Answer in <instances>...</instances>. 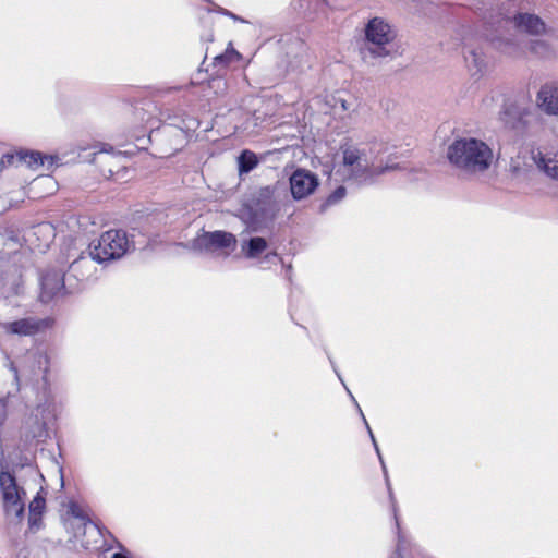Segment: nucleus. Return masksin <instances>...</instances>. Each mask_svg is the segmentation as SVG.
Segmentation results:
<instances>
[{"instance_id": "nucleus-1", "label": "nucleus", "mask_w": 558, "mask_h": 558, "mask_svg": "<svg viewBox=\"0 0 558 558\" xmlns=\"http://www.w3.org/2000/svg\"><path fill=\"white\" fill-rule=\"evenodd\" d=\"M342 162L339 166L338 172L343 180L352 181L356 184H369L375 179L389 171L399 168L398 163L387 161L383 163L378 160L374 149L368 145H352L348 144L342 146Z\"/></svg>"}, {"instance_id": "nucleus-2", "label": "nucleus", "mask_w": 558, "mask_h": 558, "mask_svg": "<svg viewBox=\"0 0 558 558\" xmlns=\"http://www.w3.org/2000/svg\"><path fill=\"white\" fill-rule=\"evenodd\" d=\"M446 158L457 171L473 177L488 168V146L476 137L457 136L447 146Z\"/></svg>"}, {"instance_id": "nucleus-3", "label": "nucleus", "mask_w": 558, "mask_h": 558, "mask_svg": "<svg viewBox=\"0 0 558 558\" xmlns=\"http://www.w3.org/2000/svg\"><path fill=\"white\" fill-rule=\"evenodd\" d=\"M130 248V241L125 231L123 230H109L101 234L97 245L93 246L89 257L82 256L74 260L70 270L85 279L89 276L93 268L92 260L104 263L122 257Z\"/></svg>"}, {"instance_id": "nucleus-4", "label": "nucleus", "mask_w": 558, "mask_h": 558, "mask_svg": "<svg viewBox=\"0 0 558 558\" xmlns=\"http://www.w3.org/2000/svg\"><path fill=\"white\" fill-rule=\"evenodd\" d=\"M364 34L365 45L362 49V57L365 61L384 59L393 54L397 31L387 20L378 16L371 19L365 25Z\"/></svg>"}, {"instance_id": "nucleus-5", "label": "nucleus", "mask_w": 558, "mask_h": 558, "mask_svg": "<svg viewBox=\"0 0 558 558\" xmlns=\"http://www.w3.org/2000/svg\"><path fill=\"white\" fill-rule=\"evenodd\" d=\"M488 38L485 31L471 32L464 44V62L470 80L485 86L488 73Z\"/></svg>"}, {"instance_id": "nucleus-6", "label": "nucleus", "mask_w": 558, "mask_h": 558, "mask_svg": "<svg viewBox=\"0 0 558 558\" xmlns=\"http://www.w3.org/2000/svg\"><path fill=\"white\" fill-rule=\"evenodd\" d=\"M0 489L5 515L10 520H20L24 511V489L19 486L10 472L0 473Z\"/></svg>"}, {"instance_id": "nucleus-7", "label": "nucleus", "mask_w": 558, "mask_h": 558, "mask_svg": "<svg viewBox=\"0 0 558 558\" xmlns=\"http://www.w3.org/2000/svg\"><path fill=\"white\" fill-rule=\"evenodd\" d=\"M235 245V236L226 231L203 232L193 240L194 250L223 256H228Z\"/></svg>"}, {"instance_id": "nucleus-8", "label": "nucleus", "mask_w": 558, "mask_h": 558, "mask_svg": "<svg viewBox=\"0 0 558 558\" xmlns=\"http://www.w3.org/2000/svg\"><path fill=\"white\" fill-rule=\"evenodd\" d=\"M48 326V319L25 317L14 322L0 323V332L5 336L28 337L38 333Z\"/></svg>"}, {"instance_id": "nucleus-9", "label": "nucleus", "mask_w": 558, "mask_h": 558, "mask_svg": "<svg viewBox=\"0 0 558 558\" xmlns=\"http://www.w3.org/2000/svg\"><path fill=\"white\" fill-rule=\"evenodd\" d=\"M531 107L515 100H507L504 104L500 119L510 129L522 132L527 128Z\"/></svg>"}, {"instance_id": "nucleus-10", "label": "nucleus", "mask_w": 558, "mask_h": 558, "mask_svg": "<svg viewBox=\"0 0 558 558\" xmlns=\"http://www.w3.org/2000/svg\"><path fill=\"white\" fill-rule=\"evenodd\" d=\"M318 186L317 177L310 170L296 169L290 177V190L294 199H303Z\"/></svg>"}, {"instance_id": "nucleus-11", "label": "nucleus", "mask_w": 558, "mask_h": 558, "mask_svg": "<svg viewBox=\"0 0 558 558\" xmlns=\"http://www.w3.org/2000/svg\"><path fill=\"white\" fill-rule=\"evenodd\" d=\"M64 290V275L60 270H50L41 278L43 302H49L53 298L61 295Z\"/></svg>"}, {"instance_id": "nucleus-12", "label": "nucleus", "mask_w": 558, "mask_h": 558, "mask_svg": "<svg viewBox=\"0 0 558 558\" xmlns=\"http://www.w3.org/2000/svg\"><path fill=\"white\" fill-rule=\"evenodd\" d=\"M538 108L549 116L558 114V82L544 84L537 95Z\"/></svg>"}, {"instance_id": "nucleus-13", "label": "nucleus", "mask_w": 558, "mask_h": 558, "mask_svg": "<svg viewBox=\"0 0 558 558\" xmlns=\"http://www.w3.org/2000/svg\"><path fill=\"white\" fill-rule=\"evenodd\" d=\"M532 159L541 172L551 180L558 181V151L532 150Z\"/></svg>"}, {"instance_id": "nucleus-14", "label": "nucleus", "mask_w": 558, "mask_h": 558, "mask_svg": "<svg viewBox=\"0 0 558 558\" xmlns=\"http://www.w3.org/2000/svg\"><path fill=\"white\" fill-rule=\"evenodd\" d=\"M515 26L531 35H542L546 33V25L543 20L530 13H521L514 17Z\"/></svg>"}, {"instance_id": "nucleus-15", "label": "nucleus", "mask_w": 558, "mask_h": 558, "mask_svg": "<svg viewBox=\"0 0 558 558\" xmlns=\"http://www.w3.org/2000/svg\"><path fill=\"white\" fill-rule=\"evenodd\" d=\"M16 157L21 162L33 169L45 166L47 169H50L56 162L54 156L43 155L39 151H21L16 155Z\"/></svg>"}, {"instance_id": "nucleus-16", "label": "nucleus", "mask_w": 558, "mask_h": 558, "mask_svg": "<svg viewBox=\"0 0 558 558\" xmlns=\"http://www.w3.org/2000/svg\"><path fill=\"white\" fill-rule=\"evenodd\" d=\"M268 247V242L262 236H251L242 239L241 253L245 258H258Z\"/></svg>"}, {"instance_id": "nucleus-17", "label": "nucleus", "mask_w": 558, "mask_h": 558, "mask_svg": "<svg viewBox=\"0 0 558 558\" xmlns=\"http://www.w3.org/2000/svg\"><path fill=\"white\" fill-rule=\"evenodd\" d=\"M527 50L538 58H549L553 54L550 45L542 39H533L526 43Z\"/></svg>"}, {"instance_id": "nucleus-18", "label": "nucleus", "mask_w": 558, "mask_h": 558, "mask_svg": "<svg viewBox=\"0 0 558 558\" xmlns=\"http://www.w3.org/2000/svg\"><path fill=\"white\" fill-rule=\"evenodd\" d=\"M238 163H239V172L241 174L248 173L258 165V158H257L256 154H254L250 150H244L240 155V157L238 159Z\"/></svg>"}, {"instance_id": "nucleus-19", "label": "nucleus", "mask_w": 558, "mask_h": 558, "mask_svg": "<svg viewBox=\"0 0 558 558\" xmlns=\"http://www.w3.org/2000/svg\"><path fill=\"white\" fill-rule=\"evenodd\" d=\"M45 509V499L39 495L36 496L29 504V525L34 527L40 520V515Z\"/></svg>"}, {"instance_id": "nucleus-20", "label": "nucleus", "mask_w": 558, "mask_h": 558, "mask_svg": "<svg viewBox=\"0 0 558 558\" xmlns=\"http://www.w3.org/2000/svg\"><path fill=\"white\" fill-rule=\"evenodd\" d=\"M68 513L73 518L80 520L83 525H87L89 522L88 514L83 507L76 502H70L68 506Z\"/></svg>"}, {"instance_id": "nucleus-21", "label": "nucleus", "mask_w": 558, "mask_h": 558, "mask_svg": "<svg viewBox=\"0 0 558 558\" xmlns=\"http://www.w3.org/2000/svg\"><path fill=\"white\" fill-rule=\"evenodd\" d=\"M239 57H240L239 53L233 48H230V49H227L223 54L216 56L215 61L217 63H221L225 61L230 62L234 59H238Z\"/></svg>"}, {"instance_id": "nucleus-22", "label": "nucleus", "mask_w": 558, "mask_h": 558, "mask_svg": "<svg viewBox=\"0 0 558 558\" xmlns=\"http://www.w3.org/2000/svg\"><path fill=\"white\" fill-rule=\"evenodd\" d=\"M348 392H349V393H351L349 390H348ZM350 396H351L352 400L354 401V403L356 404V407H357V409H359V412H360V414H361V416H362V418H363V421H364V423H365V425H366V428H367V430H368V434H369V436H371V439H372V441H373V445H374V447H375V450H376V452H377V454H378V457H379L380 461L383 462V459H381V456H380V452H379V448H378V446H377V442H376V440H375V437H374V435H373V432H372V429H371V427H369V425H368V423H367V421H366V418H365V416H364V414H363V412H362L361 408H360V407H359V404L356 403V401H355L354 397H353L352 395H350Z\"/></svg>"}, {"instance_id": "nucleus-23", "label": "nucleus", "mask_w": 558, "mask_h": 558, "mask_svg": "<svg viewBox=\"0 0 558 558\" xmlns=\"http://www.w3.org/2000/svg\"><path fill=\"white\" fill-rule=\"evenodd\" d=\"M345 196V189L340 186L338 187L326 201V205H333L341 201Z\"/></svg>"}, {"instance_id": "nucleus-24", "label": "nucleus", "mask_w": 558, "mask_h": 558, "mask_svg": "<svg viewBox=\"0 0 558 558\" xmlns=\"http://www.w3.org/2000/svg\"><path fill=\"white\" fill-rule=\"evenodd\" d=\"M209 85L213 89H215L216 93L226 88V82L220 77L211 80Z\"/></svg>"}, {"instance_id": "nucleus-25", "label": "nucleus", "mask_w": 558, "mask_h": 558, "mask_svg": "<svg viewBox=\"0 0 558 558\" xmlns=\"http://www.w3.org/2000/svg\"><path fill=\"white\" fill-rule=\"evenodd\" d=\"M505 52L513 57H519L522 53V51L512 43L506 44Z\"/></svg>"}, {"instance_id": "nucleus-26", "label": "nucleus", "mask_w": 558, "mask_h": 558, "mask_svg": "<svg viewBox=\"0 0 558 558\" xmlns=\"http://www.w3.org/2000/svg\"><path fill=\"white\" fill-rule=\"evenodd\" d=\"M35 234L37 233H46V234H52L53 233V230L51 228V226L49 225H46V223H43V225H39L35 228Z\"/></svg>"}, {"instance_id": "nucleus-27", "label": "nucleus", "mask_w": 558, "mask_h": 558, "mask_svg": "<svg viewBox=\"0 0 558 558\" xmlns=\"http://www.w3.org/2000/svg\"><path fill=\"white\" fill-rule=\"evenodd\" d=\"M38 183H43V184H45L47 186H50V187H53L54 184H56L54 181L52 180V178H50V177H45V178L40 179L38 181Z\"/></svg>"}, {"instance_id": "nucleus-28", "label": "nucleus", "mask_w": 558, "mask_h": 558, "mask_svg": "<svg viewBox=\"0 0 558 558\" xmlns=\"http://www.w3.org/2000/svg\"><path fill=\"white\" fill-rule=\"evenodd\" d=\"M5 417V403L0 400V425L2 424Z\"/></svg>"}, {"instance_id": "nucleus-29", "label": "nucleus", "mask_w": 558, "mask_h": 558, "mask_svg": "<svg viewBox=\"0 0 558 558\" xmlns=\"http://www.w3.org/2000/svg\"><path fill=\"white\" fill-rule=\"evenodd\" d=\"M390 498H391V501H392V510H393V515H395V519H396V525L399 529V522H398V517H397V507H396L395 499H393L391 494H390Z\"/></svg>"}, {"instance_id": "nucleus-30", "label": "nucleus", "mask_w": 558, "mask_h": 558, "mask_svg": "<svg viewBox=\"0 0 558 558\" xmlns=\"http://www.w3.org/2000/svg\"><path fill=\"white\" fill-rule=\"evenodd\" d=\"M9 368L13 373L15 380H17V368L14 366L13 362H9Z\"/></svg>"}, {"instance_id": "nucleus-31", "label": "nucleus", "mask_w": 558, "mask_h": 558, "mask_svg": "<svg viewBox=\"0 0 558 558\" xmlns=\"http://www.w3.org/2000/svg\"><path fill=\"white\" fill-rule=\"evenodd\" d=\"M225 14H226V15H228V16H230V17H232V19H233V20H235V21L244 22V21H243V19H241V17H239V16L234 15V14H233V13H231V12L226 11V12H225Z\"/></svg>"}, {"instance_id": "nucleus-32", "label": "nucleus", "mask_w": 558, "mask_h": 558, "mask_svg": "<svg viewBox=\"0 0 558 558\" xmlns=\"http://www.w3.org/2000/svg\"><path fill=\"white\" fill-rule=\"evenodd\" d=\"M111 558H126L125 555L121 554V553H114Z\"/></svg>"}, {"instance_id": "nucleus-33", "label": "nucleus", "mask_w": 558, "mask_h": 558, "mask_svg": "<svg viewBox=\"0 0 558 558\" xmlns=\"http://www.w3.org/2000/svg\"><path fill=\"white\" fill-rule=\"evenodd\" d=\"M327 5L336 7V0H323Z\"/></svg>"}, {"instance_id": "nucleus-34", "label": "nucleus", "mask_w": 558, "mask_h": 558, "mask_svg": "<svg viewBox=\"0 0 558 558\" xmlns=\"http://www.w3.org/2000/svg\"><path fill=\"white\" fill-rule=\"evenodd\" d=\"M44 433V425L40 427V430L36 434H34L35 437H41Z\"/></svg>"}, {"instance_id": "nucleus-35", "label": "nucleus", "mask_w": 558, "mask_h": 558, "mask_svg": "<svg viewBox=\"0 0 558 558\" xmlns=\"http://www.w3.org/2000/svg\"><path fill=\"white\" fill-rule=\"evenodd\" d=\"M270 256H277V254L276 253L266 254L265 258H269Z\"/></svg>"}]
</instances>
